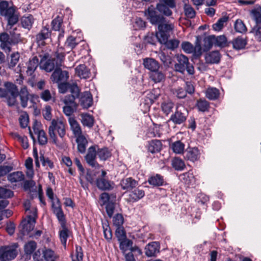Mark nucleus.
Returning <instances> with one entry per match:
<instances>
[{
	"label": "nucleus",
	"instance_id": "nucleus-1",
	"mask_svg": "<svg viewBox=\"0 0 261 261\" xmlns=\"http://www.w3.org/2000/svg\"><path fill=\"white\" fill-rule=\"evenodd\" d=\"M56 132L61 138H63L66 134L65 123L59 119H53L48 127V134L50 138L52 139L53 143L58 145V139Z\"/></svg>",
	"mask_w": 261,
	"mask_h": 261
},
{
	"label": "nucleus",
	"instance_id": "nucleus-2",
	"mask_svg": "<svg viewBox=\"0 0 261 261\" xmlns=\"http://www.w3.org/2000/svg\"><path fill=\"white\" fill-rule=\"evenodd\" d=\"M15 10L13 7H9L7 1H0V15L4 16L8 20V24L12 26L18 20V17L15 14Z\"/></svg>",
	"mask_w": 261,
	"mask_h": 261
},
{
	"label": "nucleus",
	"instance_id": "nucleus-3",
	"mask_svg": "<svg viewBox=\"0 0 261 261\" xmlns=\"http://www.w3.org/2000/svg\"><path fill=\"white\" fill-rule=\"evenodd\" d=\"M177 63L174 65V69L176 71L184 73L186 70L189 74H194L193 66L189 62V59L182 54L176 56Z\"/></svg>",
	"mask_w": 261,
	"mask_h": 261
},
{
	"label": "nucleus",
	"instance_id": "nucleus-4",
	"mask_svg": "<svg viewBox=\"0 0 261 261\" xmlns=\"http://www.w3.org/2000/svg\"><path fill=\"white\" fill-rule=\"evenodd\" d=\"M188 115L187 109L181 105L178 106L175 112L171 115L169 121H172L175 125H180L186 121Z\"/></svg>",
	"mask_w": 261,
	"mask_h": 261
},
{
	"label": "nucleus",
	"instance_id": "nucleus-5",
	"mask_svg": "<svg viewBox=\"0 0 261 261\" xmlns=\"http://www.w3.org/2000/svg\"><path fill=\"white\" fill-rule=\"evenodd\" d=\"M145 16L150 23L154 25L158 26L161 23L166 22L165 18L162 15L159 14L152 5L145 11Z\"/></svg>",
	"mask_w": 261,
	"mask_h": 261
},
{
	"label": "nucleus",
	"instance_id": "nucleus-6",
	"mask_svg": "<svg viewBox=\"0 0 261 261\" xmlns=\"http://www.w3.org/2000/svg\"><path fill=\"white\" fill-rule=\"evenodd\" d=\"M159 30L158 39L160 42H165L170 37V33L173 30L174 25L169 23L166 20V22L160 23L158 26Z\"/></svg>",
	"mask_w": 261,
	"mask_h": 261
},
{
	"label": "nucleus",
	"instance_id": "nucleus-7",
	"mask_svg": "<svg viewBox=\"0 0 261 261\" xmlns=\"http://www.w3.org/2000/svg\"><path fill=\"white\" fill-rule=\"evenodd\" d=\"M17 254V250L12 246H5L0 248V260L10 261L14 259Z\"/></svg>",
	"mask_w": 261,
	"mask_h": 261
},
{
	"label": "nucleus",
	"instance_id": "nucleus-8",
	"mask_svg": "<svg viewBox=\"0 0 261 261\" xmlns=\"http://www.w3.org/2000/svg\"><path fill=\"white\" fill-rule=\"evenodd\" d=\"M40 62L39 63L40 68L46 72H51L56 68V63L54 60L48 59L49 54H44L40 56Z\"/></svg>",
	"mask_w": 261,
	"mask_h": 261
},
{
	"label": "nucleus",
	"instance_id": "nucleus-9",
	"mask_svg": "<svg viewBox=\"0 0 261 261\" xmlns=\"http://www.w3.org/2000/svg\"><path fill=\"white\" fill-rule=\"evenodd\" d=\"M51 208L54 214L56 216L61 226L66 225L65 216L62 209L59 199L56 198V202H53Z\"/></svg>",
	"mask_w": 261,
	"mask_h": 261
},
{
	"label": "nucleus",
	"instance_id": "nucleus-10",
	"mask_svg": "<svg viewBox=\"0 0 261 261\" xmlns=\"http://www.w3.org/2000/svg\"><path fill=\"white\" fill-rule=\"evenodd\" d=\"M96 146H91L88 149L87 153L85 156L87 163L92 167H96L98 165L96 160Z\"/></svg>",
	"mask_w": 261,
	"mask_h": 261
},
{
	"label": "nucleus",
	"instance_id": "nucleus-11",
	"mask_svg": "<svg viewBox=\"0 0 261 261\" xmlns=\"http://www.w3.org/2000/svg\"><path fill=\"white\" fill-rule=\"evenodd\" d=\"M36 221L34 218L30 217L28 220H23L20 225V232L23 236L28 234L35 226Z\"/></svg>",
	"mask_w": 261,
	"mask_h": 261
},
{
	"label": "nucleus",
	"instance_id": "nucleus-12",
	"mask_svg": "<svg viewBox=\"0 0 261 261\" xmlns=\"http://www.w3.org/2000/svg\"><path fill=\"white\" fill-rule=\"evenodd\" d=\"M68 72L65 70L62 71L60 67H56L51 76L53 82L55 83L66 81L68 80Z\"/></svg>",
	"mask_w": 261,
	"mask_h": 261
},
{
	"label": "nucleus",
	"instance_id": "nucleus-13",
	"mask_svg": "<svg viewBox=\"0 0 261 261\" xmlns=\"http://www.w3.org/2000/svg\"><path fill=\"white\" fill-rule=\"evenodd\" d=\"M79 98L81 105L83 108L88 109L92 106L93 103V98L92 95L90 92H84L81 93Z\"/></svg>",
	"mask_w": 261,
	"mask_h": 261
},
{
	"label": "nucleus",
	"instance_id": "nucleus-14",
	"mask_svg": "<svg viewBox=\"0 0 261 261\" xmlns=\"http://www.w3.org/2000/svg\"><path fill=\"white\" fill-rule=\"evenodd\" d=\"M96 184L97 188L102 191H110L113 188L114 184L105 178H98Z\"/></svg>",
	"mask_w": 261,
	"mask_h": 261
},
{
	"label": "nucleus",
	"instance_id": "nucleus-15",
	"mask_svg": "<svg viewBox=\"0 0 261 261\" xmlns=\"http://www.w3.org/2000/svg\"><path fill=\"white\" fill-rule=\"evenodd\" d=\"M39 65V60L36 56L30 59L27 63V74L28 76H32Z\"/></svg>",
	"mask_w": 261,
	"mask_h": 261
},
{
	"label": "nucleus",
	"instance_id": "nucleus-16",
	"mask_svg": "<svg viewBox=\"0 0 261 261\" xmlns=\"http://www.w3.org/2000/svg\"><path fill=\"white\" fill-rule=\"evenodd\" d=\"M162 146V142L160 140L154 139L148 142L147 148L149 152L155 153L161 150Z\"/></svg>",
	"mask_w": 261,
	"mask_h": 261
},
{
	"label": "nucleus",
	"instance_id": "nucleus-17",
	"mask_svg": "<svg viewBox=\"0 0 261 261\" xmlns=\"http://www.w3.org/2000/svg\"><path fill=\"white\" fill-rule=\"evenodd\" d=\"M4 86L7 90L8 94L9 93L12 96V100L13 102L15 101L16 97L18 96L19 91L17 86L12 83L6 82L4 84Z\"/></svg>",
	"mask_w": 261,
	"mask_h": 261
},
{
	"label": "nucleus",
	"instance_id": "nucleus-18",
	"mask_svg": "<svg viewBox=\"0 0 261 261\" xmlns=\"http://www.w3.org/2000/svg\"><path fill=\"white\" fill-rule=\"evenodd\" d=\"M199 157L200 152L197 147L189 148L185 152V159L192 162L198 160Z\"/></svg>",
	"mask_w": 261,
	"mask_h": 261
},
{
	"label": "nucleus",
	"instance_id": "nucleus-19",
	"mask_svg": "<svg viewBox=\"0 0 261 261\" xmlns=\"http://www.w3.org/2000/svg\"><path fill=\"white\" fill-rule=\"evenodd\" d=\"M0 42L1 48L5 51H10L11 50L10 35L7 33H3L0 34Z\"/></svg>",
	"mask_w": 261,
	"mask_h": 261
},
{
	"label": "nucleus",
	"instance_id": "nucleus-20",
	"mask_svg": "<svg viewBox=\"0 0 261 261\" xmlns=\"http://www.w3.org/2000/svg\"><path fill=\"white\" fill-rule=\"evenodd\" d=\"M145 250V254L147 256H153L159 252L160 245L158 242H152L146 246Z\"/></svg>",
	"mask_w": 261,
	"mask_h": 261
},
{
	"label": "nucleus",
	"instance_id": "nucleus-21",
	"mask_svg": "<svg viewBox=\"0 0 261 261\" xmlns=\"http://www.w3.org/2000/svg\"><path fill=\"white\" fill-rule=\"evenodd\" d=\"M68 121L70 128L75 137L83 135L80 125L74 118L69 117Z\"/></svg>",
	"mask_w": 261,
	"mask_h": 261
},
{
	"label": "nucleus",
	"instance_id": "nucleus-22",
	"mask_svg": "<svg viewBox=\"0 0 261 261\" xmlns=\"http://www.w3.org/2000/svg\"><path fill=\"white\" fill-rule=\"evenodd\" d=\"M75 73L81 79H86L90 77V72L85 64H80L75 69Z\"/></svg>",
	"mask_w": 261,
	"mask_h": 261
},
{
	"label": "nucleus",
	"instance_id": "nucleus-23",
	"mask_svg": "<svg viewBox=\"0 0 261 261\" xmlns=\"http://www.w3.org/2000/svg\"><path fill=\"white\" fill-rule=\"evenodd\" d=\"M38 124L36 122L33 125V128L35 134H37L39 143L43 145L47 143V139L45 133L43 130H40L37 127Z\"/></svg>",
	"mask_w": 261,
	"mask_h": 261
},
{
	"label": "nucleus",
	"instance_id": "nucleus-24",
	"mask_svg": "<svg viewBox=\"0 0 261 261\" xmlns=\"http://www.w3.org/2000/svg\"><path fill=\"white\" fill-rule=\"evenodd\" d=\"M143 65L145 68L150 70V72L156 70L160 68L159 63L152 58L144 59L143 60Z\"/></svg>",
	"mask_w": 261,
	"mask_h": 261
},
{
	"label": "nucleus",
	"instance_id": "nucleus-25",
	"mask_svg": "<svg viewBox=\"0 0 261 261\" xmlns=\"http://www.w3.org/2000/svg\"><path fill=\"white\" fill-rule=\"evenodd\" d=\"M145 195L144 191L139 188H136L130 192L129 198L130 201L136 202L142 198Z\"/></svg>",
	"mask_w": 261,
	"mask_h": 261
},
{
	"label": "nucleus",
	"instance_id": "nucleus-26",
	"mask_svg": "<svg viewBox=\"0 0 261 261\" xmlns=\"http://www.w3.org/2000/svg\"><path fill=\"white\" fill-rule=\"evenodd\" d=\"M138 181L132 177L123 179L121 182V186L122 189L130 190H133L138 185Z\"/></svg>",
	"mask_w": 261,
	"mask_h": 261
},
{
	"label": "nucleus",
	"instance_id": "nucleus-27",
	"mask_svg": "<svg viewBox=\"0 0 261 261\" xmlns=\"http://www.w3.org/2000/svg\"><path fill=\"white\" fill-rule=\"evenodd\" d=\"M250 15L255 24H261V6L252 9L250 12Z\"/></svg>",
	"mask_w": 261,
	"mask_h": 261
},
{
	"label": "nucleus",
	"instance_id": "nucleus-28",
	"mask_svg": "<svg viewBox=\"0 0 261 261\" xmlns=\"http://www.w3.org/2000/svg\"><path fill=\"white\" fill-rule=\"evenodd\" d=\"M76 138V142L77 145V150L81 153H84L86 151L88 141L84 135H81Z\"/></svg>",
	"mask_w": 261,
	"mask_h": 261
},
{
	"label": "nucleus",
	"instance_id": "nucleus-29",
	"mask_svg": "<svg viewBox=\"0 0 261 261\" xmlns=\"http://www.w3.org/2000/svg\"><path fill=\"white\" fill-rule=\"evenodd\" d=\"M148 183L153 186L159 187L164 185V179L163 176L159 174H156L149 177Z\"/></svg>",
	"mask_w": 261,
	"mask_h": 261
},
{
	"label": "nucleus",
	"instance_id": "nucleus-30",
	"mask_svg": "<svg viewBox=\"0 0 261 261\" xmlns=\"http://www.w3.org/2000/svg\"><path fill=\"white\" fill-rule=\"evenodd\" d=\"M247 43L246 38L242 37H238L232 41L233 47L237 49L240 50L245 48Z\"/></svg>",
	"mask_w": 261,
	"mask_h": 261
},
{
	"label": "nucleus",
	"instance_id": "nucleus-31",
	"mask_svg": "<svg viewBox=\"0 0 261 261\" xmlns=\"http://www.w3.org/2000/svg\"><path fill=\"white\" fill-rule=\"evenodd\" d=\"M205 60L208 63H218L220 60V54L218 51L210 52L205 56Z\"/></svg>",
	"mask_w": 261,
	"mask_h": 261
},
{
	"label": "nucleus",
	"instance_id": "nucleus-32",
	"mask_svg": "<svg viewBox=\"0 0 261 261\" xmlns=\"http://www.w3.org/2000/svg\"><path fill=\"white\" fill-rule=\"evenodd\" d=\"M62 229L59 231V237L61 243L66 248L67 238L69 237L70 231L66 225L61 226Z\"/></svg>",
	"mask_w": 261,
	"mask_h": 261
},
{
	"label": "nucleus",
	"instance_id": "nucleus-33",
	"mask_svg": "<svg viewBox=\"0 0 261 261\" xmlns=\"http://www.w3.org/2000/svg\"><path fill=\"white\" fill-rule=\"evenodd\" d=\"M18 95L20 96L21 106L23 108H25L28 105L29 99V94L26 87L21 88Z\"/></svg>",
	"mask_w": 261,
	"mask_h": 261
},
{
	"label": "nucleus",
	"instance_id": "nucleus-34",
	"mask_svg": "<svg viewBox=\"0 0 261 261\" xmlns=\"http://www.w3.org/2000/svg\"><path fill=\"white\" fill-rule=\"evenodd\" d=\"M65 58V54L62 50H58L55 52L54 54V58H52L54 60L56 63L57 68H59L62 66V62Z\"/></svg>",
	"mask_w": 261,
	"mask_h": 261
},
{
	"label": "nucleus",
	"instance_id": "nucleus-35",
	"mask_svg": "<svg viewBox=\"0 0 261 261\" xmlns=\"http://www.w3.org/2000/svg\"><path fill=\"white\" fill-rule=\"evenodd\" d=\"M149 76L151 80L155 83L161 82L165 78V74L159 69L151 72Z\"/></svg>",
	"mask_w": 261,
	"mask_h": 261
},
{
	"label": "nucleus",
	"instance_id": "nucleus-36",
	"mask_svg": "<svg viewBox=\"0 0 261 261\" xmlns=\"http://www.w3.org/2000/svg\"><path fill=\"white\" fill-rule=\"evenodd\" d=\"M159 57L165 66L169 67L173 65V60L170 55L162 52L159 54Z\"/></svg>",
	"mask_w": 261,
	"mask_h": 261
},
{
	"label": "nucleus",
	"instance_id": "nucleus-37",
	"mask_svg": "<svg viewBox=\"0 0 261 261\" xmlns=\"http://www.w3.org/2000/svg\"><path fill=\"white\" fill-rule=\"evenodd\" d=\"M50 35L48 27H44L41 31L36 35V40L37 42L43 41L49 38Z\"/></svg>",
	"mask_w": 261,
	"mask_h": 261
},
{
	"label": "nucleus",
	"instance_id": "nucleus-38",
	"mask_svg": "<svg viewBox=\"0 0 261 261\" xmlns=\"http://www.w3.org/2000/svg\"><path fill=\"white\" fill-rule=\"evenodd\" d=\"M220 92L216 88H208L205 92L206 97L210 100H216L219 97Z\"/></svg>",
	"mask_w": 261,
	"mask_h": 261
},
{
	"label": "nucleus",
	"instance_id": "nucleus-39",
	"mask_svg": "<svg viewBox=\"0 0 261 261\" xmlns=\"http://www.w3.org/2000/svg\"><path fill=\"white\" fill-rule=\"evenodd\" d=\"M24 175L21 172L17 171L10 173L8 176V179L11 182H19L24 179Z\"/></svg>",
	"mask_w": 261,
	"mask_h": 261
},
{
	"label": "nucleus",
	"instance_id": "nucleus-40",
	"mask_svg": "<svg viewBox=\"0 0 261 261\" xmlns=\"http://www.w3.org/2000/svg\"><path fill=\"white\" fill-rule=\"evenodd\" d=\"M119 248L123 254L128 250H129L133 244V242L131 240L127 239H123L122 241L119 242Z\"/></svg>",
	"mask_w": 261,
	"mask_h": 261
},
{
	"label": "nucleus",
	"instance_id": "nucleus-41",
	"mask_svg": "<svg viewBox=\"0 0 261 261\" xmlns=\"http://www.w3.org/2000/svg\"><path fill=\"white\" fill-rule=\"evenodd\" d=\"M172 166L177 171H182L186 167L184 161L179 158H174L172 160Z\"/></svg>",
	"mask_w": 261,
	"mask_h": 261
},
{
	"label": "nucleus",
	"instance_id": "nucleus-42",
	"mask_svg": "<svg viewBox=\"0 0 261 261\" xmlns=\"http://www.w3.org/2000/svg\"><path fill=\"white\" fill-rule=\"evenodd\" d=\"M96 152L98 158L101 160L105 161L111 156V152L107 147L98 148Z\"/></svg>",
	"mask_w": 261,
	"mask_h": 261
},
{
	"label": "nucleus",
	"instance_id": "nucleus-43",
	"mask_svg": "<svg viewBox=\"0 0 261 261\" xmlns=\"http://www.w3.org/2000/svg\"><path fill=\"white\" fill-rule=\"evenodd\" d=\"M170 8L168 6L161 3H158L156 6V9L158 11L167 16H170L172 14V12Z\"/></svg>",
	"mask_w": 261,
	"mask_h": 261
},
{
	"label": "nucleus",
	"instance_id": "nucleus-44",
	"mask_svg": "<svg viewBox=\"0 0 261 261\" xmlns=\"http://www.w3.org/2000/svg\"><path fill=\"white\" fill-rule=\"evenodd\" d=\"M174 107V103L170 100L164 101L162 103L161 105L162 110L166 115H168L171 112H172Z\"/></svg>",
	"mask_w": 261,
	"mask_h": 261
},
{
	"label": "nucleus",
	"instance_id": "nucleus-45",
	"mask_svg": "<svg viewBox=\"0 0 261 261\" xmlns=\"http://www.w3.org/2000/svg\"><path fill=\"white\" fill-rule=\"evenodd\" d=\"M171 148L174 153L181 154L184 152L185 144L180 141H176L171 144Z\"/></svg>",
	"mask_w": 261,
	"mask_h": 261
},
{
	"label": "nucleus",
	"instance_id": "nucleus-46",
	"mask_svg": "<svg viewBox=\"0 0 261 261\" xmlns=\"http://www.w3.org/2000/svg\"><path fill=\"white\" fill-rule=\"evenodd\" d=\"M214 36L211 35L206 37L203 39V51H207L210 50L214 44Z\"/></svg>",
	"mask_w": 261,
	"mask_h": 261
},
{
	"label": "nucleus",
	"instance_id": "nucleus-47",
	"mask_svg": "<svg viewBox=\"0 0 261 261\" xmlns=\"http://www.w3.org/2000/svg\"><path fill=\"white\" fill-rule=\"evenodd\" d=\"M37 247V244L35 241H31L26 243L24 246V251L27 255H31Z\"/></svg>",
	"mask_w": 261,
	"mask_h": 261
},
{
	"label": "nucleus",
	"instance_id": "nucleus-48",
	"mask_svg": "<svg viewBox=\"0 0 261 261\" xmlns=\"http://www.w3.org/2000/svg\"><path fill=\"white\" fill-rule=\"evenodd\" d=\"M33 23L34 17L32 15L23 16L21 18V24L24 28L30 29Z\"/></svg>",
	"mask_w": 261,
	"mask_h": 261
},
{
	"label": "nucleus",
	"instance_id": "nucleus-49",
	"mask_svg": "<svg viewBox=\"0 0 261 261\" xmlns=\"http://www.w3.org/2000/svg\"><path fill=\"white\" fill-rule=\"evenodd\" d=\"M196 107L199 111L204 112L208 111L210 105L206 100L200 99L197 101Z\"/></svg>",
	"mask_w": 261,
	"mask_h": 261
},
{
	"label": "nucleus",
	"instance_id": "nucleus-50",
	"mask_svg": "<svg viewBox=\"0 0 261 261\" xmlns=\"http://www.w3.org/2000/svg\"><path fill=\"white\" fill-rule=\"evenodd\" d=\"M203 49L201 46V42L198 37H197L196 41L195 42V46H193V55L197 57H200L202 54Z\"/></svg>",
	"mask_w": 261,
	"mask_h": 261
},
{
	"label": "nucleus",
	"instance_id": "nucleus-51",
	"mask_svg": "<svg viewBox=\"0 0 261 261\" xmlns=\"http://www.w3.org/2000/svg\"><path fill=\"white\" fill-rule=\"evenodd\" d=\"M82 122L83 125L91 128L93 126L94 119L89 114H83L82 115Z\"/></svg>",
	"mask_w": 261,
	"mask_h": 261
},
{
	"label": "nucleus",
	"instance_id": "nucleus-52",
	"mask_svg": "<svg viewBox=\"0 0 261 261\" xmlns=\"http://www.w3.org/2000/svg\"><path fill=\"white\" fill-rule=\"evenodd\" d=\"M63 23V18L61 16H57L51 21L52 29L54 31H60Z\"/></svg>",
	"mask_w": 261,
	"mask_h": 261
},
{
	"label": "nucleus",
	"instance_id": "nucleus-53",
	"mask_svg": "<svg viewBox=\"0 0 261 261\" xmlns=\"http://www.w3.org/2000/svg\"><path fill=\"white\" fill-rule=\"evenodd\" d=\"M234 29L236 32L240 33H245L247 31V28L242 20L237 19L234 23Z\"/></svg>",
	"mask_w": 261,
	"mask_h": 261
},
{
	"label": "nucleus",
	"instance_id": "nucleus-54",
	"mask_svg": "<svg viewBox=\"0 0 261 261\" xmlns=\"http://www.w3.org/2000/svg\"><path fill=\"white\" fill-rule=\"evenodd\" d=\"M215 45L219 47H224L227 45V39L225 36L221 35L217 37L214 36Z\"/></svg>",
	"mask_w": 261,
	"mask_h": 261
},
{
	"label": "nucleus",
	"instance_id": "nucleus-55",
	"mask_svg": "<svg viewBox=\"0 0 261 261\" xmlns=\"http://www.w3.org/2000/svg\"><path fill=\"white\" fill-rule=\"evenodd\" d=\"M10 38L11 45L16 44L21 41L20 34L16 32V30L10 32Z\"/></svg>",
	"mask_w": 261,
	"mask_h": 261
},
{
	"label": "nucleus",
	"instance_id": "nucleus-56",
	"mask_svg": "<svg viewBox=\"0 0 261 261\" xmlns=\"http://www.w3.org/2000/svg\"><path fill=\"white\" fill-rule=\"evenodd\" d=\"M184 9L185 14L188 18L191 19L195 17L196 12L190 5L185 4Z\"/></svg>",
	"mask_w": 261,
	"mask_h": 261
},
{
	"label": "nucleus",
	"instance_id": "nucleus-57",
	"mask_svg": "<svg viewBox=\"0 0 261 261\" xmlns=\"http://www.w3.org/2000/svg\"><path fill=\"white\" fill-rule=\"evenodd\" d=\"M13 196V192L11 190L0 187V198H9Z\"/></svg>",
	"mask_w": 261,
	"mask_h": 261
},
{
	"label": "nucleus",
	"instance_id": "nucleus-58",
	"mask_svg": "<svg viewBox=\"0 0 261 261\" xmlns=\"http://www.w3.org/2000/svg\"><path fill=\"white\" fill-rule=\"evenodd\" d=\"M228 20L227 17H222L218 19L217 22L213 25V28L215 31H220L224 26V23Z\"/></svg>",
	"mask_w": 261,
	"mask_h": 261
},
{
	"label": "nucleus",
	"instance_id": "nucleus-59",
	"mask_svg": "<svg viewBox=\"0 0 261 261\" xmlns=\"http://www.w3.org/2000/svg\"><path fill=\"white\" fill-rule=\"evenodd\" d=\"M115 235L118 242L122 241L123 239L126 238V232L123 227L116 228Z\"/></svg>",
	"mask_w": 261,
	"mask_h": 261
},
{
	"label": "nucleus",
	"instance_id": "nucleus-60",
	"mask_svg": "<svg viewBox=\"0 0 261 261\" xmlns=\"http://www.w3.org/2000/svg\"><path fill=\"white\" fill-rule=\"evenodd\" d=\"M77 106L71 105H65L63 108L64 114L67 116H70L77 109Z\"/></svg>",
	"mask_w": 261,
	"mask_h": 261
},
{
	"label": "nucleus",
	"instance_id": "nucleus-61",
	"mask_svg": "<svg viewBox=\"0 0 261 261\" xmlns=\"http://www.w3.org/2000/svg\"><path fill=\"white\" fill-rule=\"evenodd\" d=\"M251 33H253L255 38L258 41H261V24H255Z\"/></svg>",
	"mask_w": 261,
	"mask_h": 261
},
{
	"label": "nucleus",
	"instance_id": "nucleus-62",
	"mask_svg": "<svg viewBox=\"0 0 261 261\" xmlns=\"http://www.w3.org/2000/svg\"><path fill=\"white\" fill-rule=\"evenodd\" d=\"M83 253L81 247L76 246L75 256H72V261H83Z\"/></svg>",
	"mask_w": 261,
	"mask_h": 261
},
{
	"label": "nucleus",
	"instance_id": "nucleus-63",
	"mask_svg": "<svg viewBox=\"0 0 261 261\" xmlns=\"http://www.w3.org/2000/svg\"><path fill=\"white\" fill-rule=\"evenodd\" d=\"M113 222L116 228L122 227V226L124 222V219L122 215L120 214H116L113 218Z\"/></svg>",
	"mask_w": 261,
	"mask_h": 261
},
{
	"label": "nucleus",
	"instance_id": "nucleus-64",
	"mask_svg": "<svg viewBox=\"0 0 261 261\" xmlns=\"http://www.w3.org/2000/svg\"><path fill=\"white\" fill-rule=\"evenodd\" d=\"M179 177L181 181L188 184L192 181L194 177L193 174L191 172L189 171L180 174Z\"/></svg>",
	"mask_w": 261,
	"mask_h": 261
}]
</instances>
